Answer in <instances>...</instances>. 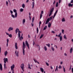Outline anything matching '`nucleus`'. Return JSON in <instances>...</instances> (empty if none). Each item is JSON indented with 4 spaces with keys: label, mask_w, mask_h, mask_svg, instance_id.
<instances>
[{
    "label": "nucleus",
    "mask_w": 73,
    "mask_h": 73,
    "mask_svg": "<svg viewBox=\"0 0 73 73\" xmlns=\"http://www.w3.org/2000/svg\"><path fill=\"white\" fill-rule=\"evenodd\" d=\"M3 61H4V68L5 69V64H6V62H8V58H4V59H3Z\"/></svg>",
    "instance_id": "nucleus-1"
},
{
    "label": "nucleus",
    "mask_w": 73,
    "mask_h": 73,
    "mask_svg": "<svg viewBox=\"0 0 73 73\" xmlns=\"http://www.w3.org/2000/svg\"><path fill=\"white\" fill-rule=\"evenodd\" d=\"M21 68L23 72H24V64H21Z\"/></svg>",
    "instance_id": "nucleus-2"
},
{
    "label": "nucleus",
    "mask_w": 73,
    "mask_h": 73,
    "mask_svg": "<svg viewBox=\"0 0 73 73\" xmlns=\"http://www.w3.org/2000/svg\"><path fill=\"white\" fill-rule=\"evenodd\" d=\"M18 37L19 38V39L21 41V39H23V37L22 36H21L20 37V33H18Z\"/></svg>",
    "instance_id": "nucleus-3"
},
{
    "label": "nucleus",
    "mask_w": 73,
    "mask_h": 73,
    "mask_svg": "<svg viewBox=\"0 0 73 73\" xmlns=\"http://www.w3.org/2000/svg\"><path fill=\"white\" fill-rule=\"evenodd\" d=\"M15 54H16L17 57H19V51H17V50H15Z\"/></svg>",
    "instance_id": "nucleus-4"
},
{
    "label": "nucleus",
    "mask_w": 73,
    "mask_h": 73,
    "mask_svg": "<svg viewBox=\"0 0 73 73\" xmlns=\"http://www.w3.org/2000/svg\"><path fill=\"white\" fill-rule=\"evenodd\" d=\"M13 27H10L8 29V32H10L11 31H12L13 29Z\"/></svg>",
    "instance_id": "nucleus-5"
},
{
    "label": "nucleus",
    "mask_w": 73,
    "mask_h": 73,
    "mask_svg": "<svg viewBox=\"0 0 73 73\" xmlns=\"http://www.w3.org/2000/svg\"><path fill=\"white\" fill-rule=\"evenodd\" d=\"M15 66L14 64H13L11 66V70H13V69L15 68Z\"/></svg>",
    "instance_id": "nucleus-6"
},
{
    "label": "nucleus",
    "mask_w": 73,
    "mask_h": 73,
    "mask_svg": "<svg viewBox=\"0 0 73 73\" xmlns=\"http://www.w3.org/2000/svg\"><path fill=\"white\" fill-rule=\"evenodd\" d=\"M25 44L27 45V46L28 47L29 49V44L28 42V41H25Z\"/></svg>",
    "instance_id": "nucleus-7"
},
{
    "label": "nucleus",
    "mask_w": 73,
    "mask_h": 73,
    "mask_svg": "<svg viewBox=\"0 0 73 73\" xmlns=\"http://www.w3.org/2000/svg\"><path fill=\"white\" fill-rule=\"evenodd\" d=\"M3 70V66H2V64L1 63L0 64V71Z\"/></svg>",
    "instance_id": "nucleus-8"
},
{
    "label": "nucleus",
    "mask_w": 73,
    "mask_h": 73,
    "mask_svg": "<svg viewBox=\"0 0 73 73\" xmlns=\"http://www.w3.org/2000/svg\"><path fill=\"white\" fill-rule=\"evenodd\" d=\"M15 47L16 49H18V47H17V42H16L15 43Z\"/></svg>",
    "instance_id": "nucleus-9"
},
{
    "label": "nucleus",
    "mask_w": 73,
    "mask_h": 73,
    "mask_svg": "<svg viewBox=\"0 0 73 73\" xmlns=\"http://www.w3.org/2000/svg\"><path fill=\"white\" fill-rule=\"evenodd\" d=\"M49 21H50L49 20V18H48L47 19L46 21V23H45V24H48V23H49Z\"/></svg>",
    "instance_id": "nucleus-10"
},
{
    "label": "nucleus",
    "mask_w": 73,
    "mask_h": 73,
    "mask_svg": "<svg viewBox=\"0 0 73 73\" xmlns=\"http://www.w3.org/2000/svg\"><path fill=\"white\" fill-rule=\"evenodd\" d=\"M25 42H23L22 48H25Z\"/></svg>",
    "instance_id": "nucleus-11"
},
{
    "label": "nucleus",
    "mask_w": 73,
    "mask_h": 73,
    "mask_svg": "<svg viewBox=\"0 0 73 73\" xmlns=\"http://www.w3.org/2000/svg\"><path fill=\"white\" fill-rule=\"evenodd\" d=\"M33 6L32 8L33 9L34 7H35V1H33L32 2Z\"/></svg>",
    "instance_id": "nucleus-12"
},
{
    "label": "nucleus",
    "mask_w": 73,
    "mask_h": 73,
    "mask_svg": "<svg viewBox=\"0 0 73 73\" xmlns=\"http://www.w3.org/2000/svg\"><path fill=\"white\" fill-rule=\"evenodd\" d=\"M7 54H8V52H7V51H6L5 52L4 55H5V56H6L7 55Z\"/></svg>",
    "instance_id": "nucleus-13"
},
{
    "label": "nucleus",
    "mask_w": 73,
    "mask_h": 73,
    "mask_svg": "<svg viewBox=\"0 0 73 73\" xmlns=\"http://www.w3.org/2000/svg\"><path fill=\"white\" fill-rule=\"evenodd\" d=\"M54 11V7H53L51 9L50 11V12H51V13H52V12H53Z\"/></svg>",
    "instance_id": "nucleus-14"
},
{
    "label": "nucleus",
    "mask_w": 73,
    "mask_h": 73,
    "mask_svg": "<svg viewBox=\"0 0 73 73\" xmlns=\"http://www.w3.org/2000/svg\"><path fill=\"white\" fill-rule=\"evenodd\" d=\"M73 4H71V3H70L68 4V6L70 7H73Z\"/></svg>",
    "instance_id": "nucleus-15"
},
{
    "label": "nucleus",
    "mask_w": 73,
    "mask_h": 73,
    "mask_svg": "<svg viewBox=\"0 0 73 73\" xmlns=\"http://www.w3.org/2000/svg\"><path fill=\"white\" fill-rule=\"evenodd\" d=\"M51 26V23H49L48 24V28H50Z\"/></svg>",
    "instance_id": "nucleus-16"
},
{
    "label": "nucleus",
    "mask_w": 73,
    "mask_h": 73,
    "mask_svg": "<svg viewBox=\"0 0 73 73\" xmlns=\"http://www.w3.org/2000/svg\"><path fill=\"white\" fill-rule=\"evenodd\" d=\"M25 48H23V55H25V51L24 50Z\"/></svg>",
    "instance_id": "nucleus-17"
},
{
    "label": "nucleus",
    "mask_w": 73,
    "mask_h": 73,
    "mask_svg": "<svg viewBox=\"0 0 73 73\" xmlns=\"http://www.w3.org/2000/svg\"><path fill=\"white\" fill-rule=\"evenodd\" d=\"M22 22L23 24H24V23H25V19H23V20Z\"/></svg>",
    "instance_id": "nucleus-18"
},
{
    "label": "nucleus",
    "mask_w": 73,
    "mask_h": 73,
    "mask_svg": "<svg viewBox=\"0 0 73 73\" xmlns=\"http://www.w3.org/2000/svg\"><path fill=\"white\" fill-rule=\"evenodd\" d=\"M70 53H72V51H73V48L72 47L70 49Z\"/></svg>",
    "instance_id": "nucleus-19"
},
{
    "label": "nucleus",
    "mask_w": 73,
    "mask_h": 73,
    "mask_svg": "<svg viewBox=\"0 0 73 73\" xmlns=\"http://www.w3.org/2000/svg\"><path fill=\"white\" fill-rule=\"evenodd\" d=\"M62 22H64V21H65V19L64 18H62Z\"/></svg>",
    "instance_id": "nucleus-20"
},
{
    "label": "nucleus",
    "mask_w": 73,
    "mask_h": 73,
    "mask_svg": "<svg viewBox=\"0 0 73 73\" xmlns=\"http://www.w3.org/2000/svg\"><path fill=\"white\" fill-rule=\"evenodd\" d=\"M19 30V29L17 28V29L15 30V33L16 34L17 33V32H18V31Z\"/></svg>",
    "instance_id": "nucleus-21"
},
{
    "label": "nucleus",
    "mask_w": 73,
    "mask_h": 73,
    "mask_svg": "<svg viewBox=\"0 0 73 73\" xmlns=\"http://www.w3.org/2000/svg\"><path fill=\"white\" fill-rule=\"evenodd\" d=\"M56 70L57 71H58V66H56V68L55 70V72H56Z\"/></svg>",
    "instance_id": "nucleus-22"
},
{
    "label": "nucleus",
    "mask_w": 73,
    "mask_h": 73,
    "mask_svg": "<svg viewBox=\"0 0 73 73\" xmlns=\"http://www.w3.org/2000/svg\"><path fill=\"white\" fill-rule=\"evenodd\" d=\"M40 70L42 73H43L44 72V69H43V68H40Z\"/></svg>",
    "instance_id": "nucleus-23"
},
{
    "label": "nucleus",
    "mask_w": 73,
    "mask_h": 73,
    "mask_svg": "<svg viewBox=\"0 0 73 73\" xmlns=\"http://www.w3.org/2000/svg\"><path fill=\"white\" fill-rule=\"evenodd\" d=\"M44 49L45 51H46V50H47V48L46 47V46H44Z\"/></svg>",
    "instance_id": "nucleus-24"
},
{
    "label": "nucleus",
    "mask_w": 73,
    "mask_h": 73,
    "mask_svg": "<svg viewBox=\"0 0 73 73\" xmlns=\"http://www.w3.org/2000/svg\"><path fill=\"white\" fill-rule=\"evenodd\" d=\"M53 17V16H52V17H50L49 18V20L50 21L52 19V18Z\"/></svg>",
    "instance_id": "nucleus-25"
},
{
    "label": "nucleus",
    "mask_w": 73,
    "mask_h": 73,
    "mask_svg": "<svg viewBox=\"0 0 73 73\" xmlns=\"http://www.w3.org/2000/svg\"><path fill=\"white\" fill-rule=\"evenodd\" d=\"M13 11L15 13H17V10H16L15 9H14L13 10Z\"/></svg>",
    "instance_id": "nucleus-26"
},
{
    "label": "nucleus",
    "mask_w": 73,
    "mask_h": 73,
    "mask_svg": "<svg viewBox=\"0 0 73 73\" xmlns=\"http://www.w3.org/2000/svg\"><path fill=\"white\" fill-rule=\"evenodd\" d=\"M60 41H62V36H61L60 38Z\"/></svg>",
    "instance_id": "nucleus-27"
},
{
    "label": "nucleus",
    "mask_w": 73,
    "mask_h": 73,
    "mask_svg": "<svg viewBox=\"0 0 73 73\" xmlns=\"http://www.w3.org/2000/svg\"><path fill=\"white\" fill-rule=\"evenodd\" d=\"M51 49L52 51H54V47L53 46H51Z\"/></svg>",
    "instance_id": "nucleus-28"
},
{
    "label": "nucleus",
    "mask_w": 73,
    "mask_h": 73,
    "mask_svg": "<svg viewBox=\"0 0 73 73\" xmlns=\"http://www.w3.org/2000/svg\"><path fill=\"white\" fill-rule=\"evenodd\" d=\"M47 28V26H46L43 29V31H44V30H45Z\"/></svg>",
    "instance_id": "nucleus-29"
},
{
    "label": "nucleus",
    "mask_w": 73,
    "mask_h": 73,
    "mask_svg": "<svg viewBox=\"0 0 73 73\" xmlns=\"http://www.w3.org/2000/svg\"><path fill=\"white\" fill-rule=\"evenodd\" d=\"M64 39H66H66H67V38L66 37V35H64Z\"/></svg>",
    "instance_id": "nucleus-30"
},
{
    "label": "nucleus",
    "mask_w": 73,
    "mask_h": 73,
    "mask_svg": "<svg viewBox=\"0 0 73 73\" xmlns=\"http://www.w3.org/2000/svg\"><path fill=\"white\" fill-rule=\"evenodd\" d=\"M17 13H15V17H17Z\"/></svg>",
    "instance_id": "nucleus-31"
},
{
    "label": "nucleus",
    "mask_w": 73,
    "mask_h": 73,
    "mask_svg": "<svg viewBox=\"0 0 73 73\" xmlns=\"http://www.w3.org/2000/svg\"><path fill=\"white\" fill-rule=\"evenodd\" d=\"M28 66L29 69H32V68H31V66H30V64H29Z\"/></svg>",
    "instance_id": "nucleus-32"
},
{
    "label": "nucleus",
    "mask_w": 73,
    "mask_h": 73,
    "mask_svg": "<svg viewBox=\"0 0 73 73\" xmlns=\"http://www.w3.org/2000/svg\"><path fill=\"white\" fill-rule=\"evenodd\" d=\"M63 70L64 73H65V68H64V66H63Z\"/></svg>",
    "instance_id": "nucleus-33"
},
{
    "label": "nucleus",
    "mask_w": 73,
    "mask_h": 73,
    "mask_svg": "<svg viewBox=\"0 0 73 73\" xmlns=\"http://www.w3.org/2000/svg\"><path fill=\"white\" fill-rule=\"evenodd\" d=\"M34 20H35V17H33L32 18V23H33V21H34Z\"/></svg>",
    "instance_id": "nucleus-34"
},
{
    "label": "nucleus",
    "mask_w": 73,
    "mask_h": 73,
    "mask_svg": "<svg viewBox=\"0 0 73 73\" xmlns=\"http://www.w3.org/2000/svg\"><path fill=\"white\" fill-rule=\"evenodd\" d=\"M36 46H38V48L39 49V50H40V46H39V45H38V44H37Z\"/></svg>",
    "instance_id": "nucleus-35"
},
{
    "label": "nucleus",
    "mask_w": 73,
    "mask_h": 73,
    "mask_svg": "<svg viewBox=\"0 0 73 73\" xmlns=\"http://www.w3.org/2000/svg\"><path fill=\"white\" fill-rule=\"evenodd\" d=\"M22 7L23 8H25V4H23L22 5Z\"/></svg>",
    "instance_id": "nucleus-36"
},
{
    "label": "nucleus",
    "mask_w": 73,
    "mask_h": 73,
    "mask_svg": "<svg viewBox=\"0 0 73 73\" xmlns=\"http://www.w3.org/2000/svg\"><path fill=\"white\" fill-rule=\"evenodd\" d=\"M33 60L35 62V63H37V60H35V59H34Z\"/></svg>",
    "instance_id": "nucleus-37"
},
{
    "label": "nucleus",
    "mask_w": 73,
    "mask_h": 73,
    "mask_svg": "<svg viewBox=\"0 0 73 73\" xmlns=\"http://www.w3.org/2000/svg\"><path fill=\"white\" fill-rule=\"evenodd\" d=\"M6 4L7 6H8V1H6Z\"/></svg>",
    "instance_id": "nucleus-38"
},
{
    "label": "nucleus",
    "mask_w": 73,
    "mask_h": 73,
    "mask_svg": "<svg viewBox=\"0 0 73 73\" xmlns=\"http://www.w3.org/2000/svg\"><path fill=\"white\" fill-rule=\"evenodd\" d=\"M58 2H57L56 4V7H58Z\"/></svg>",
    "instance_id": "nucleus-39"
},
{
    "label": "nucleus",
    "mask_w": 73,
    "mask_h": 73,
    "mask_svg": "<svg viewBox=\"0 0 73 73\" xmlns=\"http://www.w3.org/2000/svg\"><path fill=\"white\" fill-rule=\"evenodd\" d=\"M46 46H48L49 48L50 47V44H46Z\"/></svg>",
    "instance_id": "nucleus-40"
},
{
    "label": "nucleus",
    "mask_w": 73,
    "mask_h": 73,
    "mask_svg": "<svg viewBox=\"0 0 73 73\" xmlns=\"http://www.w3.org/2000/svg\"><path fill=\"white\" fill-rule=\"evenodd\" d=\"M24 11V9H23L21 8L20 9L21 12H23Z\"/></svg>",
    "instance_id": "nucleus-41"
},
{
    "label": "nucleus",
    "mask_w": 73,
    "mask_h": 73,
    "mask_svg": "<svg viewBox=\"0 0 73 73\" xmlns=\"http://www.w3.org/2000/svg\"><path fill=\"white\" fill-rule=\"evenodd\" d=\"M43 36H44V34H42L40 36V38H42V37H43Z\"/></svg>",
    "instance_id": "nucleus-42"
},
{
    "label": "nucleus",
    "mask_w": 73,
    "mask_h": 73,
    "mask_svg": "<svg viewBox=\"0 0 73 73\" xmlns=\"http://www.w3.org/2000/svg\"><path fill=\"white\" fill-rule=\"evenodd\" d=\"M36 31H37V33H38V27L37 28Z\"/></svg>",
    "instance_id": "nucleus-43"
},
{
    "label": "nucleus",
    "mask_w": 73,
    "mask_h": 73,
    "mask_svg": "<svg viewBox=\"0 0 73 73\" xmlns=\"http://www.w3.org/2000/svg\"><path fill=\"white\" fill-rule=\"evenodd\" d=\"M8 36L9 37H10L11 38V37H12V35L11 34H10Z\"/></svg>",
    "instance_id": "nucleus-44"
},
{
    "label": "nucleus",
    "mask_w": 73,
    "mask_h": 73,
    "mask_svg": "<svg viewBox=\"0 0 73 73\" xmlns=\"http://www.w3.org/2000/svg\"><path fill=\"white\" fill-rule=\"evenodd\" d=\"M35 41L33 40V46L35 45Z\"/></svg>",
    "instance_id": "nucleus-45"
},
{
    "label": "nucleus",
    "mask_w": 73,
    "mask_h": 73,
    "mask_svg": "<svg viewBox=\"0 0 73 73\" xmlns=\"http://www.w3.org/2000/svg\"><path fill=\"white\" fill-rule=\"evenodd\" d=\"M62 33H63V34H64V30L62 29Z\"/></svg>",
    "instance_id": "nucleus-46"
},
{
    "label": "nucleus",
    "mask_w": 73,
    "mask_h": 73,
    "mask_svg": "<svg viewBox=\"0 0 73 73\" xmlns=\"http://www.w3.org/2000/svg\"><path fill=\"white\" fill-rule=\"evenodd\" d=\"M11 16L12 17H13V18H15V15L12 14H11Z\"/></svg>",
    "instance_id": "nucleus-47"
},
{
    "label": "nucleus",
    "mask_w": 73,
    "mask_h": 73,
    "mask_svg": "<svg viewBox=\"0 0 73 73\" xmlns=\"http://www.w3.org/2000/svg\"><path fill=\"white\" fill-rule=\"evenodd\" d=\"M41 21L39 22V27L40 28V25H41Z\"/></svg>",
    "instance_id": "nucleus-48"
},
{
    "label": "nucleus",
    "mask_w": 73,
    "mask_h": 73,
    "mask_svg": "<svg viewBox=\"0 0 73 73\" xmlns=\"http://www.w3.org/2000/svg\"><path fill=\"white\" fill-rule=\"evenodd\" d=\"M42 14H40V19H41V18L42 17Z\"/></svg>",
    "instance_id": "nucleus-49"
},
{
    "label": "nucleus",
    "mask_w": 73,
    "mask_h": 73,
    "mask_svg": "<svg viewBox=\"0 0 73 73\" xmlns=\"http://www.w3.org/2000/svg\"><path fill=\"white\" fill-rule=\"evenodd\" d=\"M51 33H53L54 34V33H55V32H54V31H51Z\"/></svg>",
    "instance_id": "nucleus-50"
},
{
    "label": "nucleus",
    "mask_w": 73,
    "mask_h": 73,
    "mask_svg": "<svg viewBox=\"0 0 73 73\" xmlns=\"http://www.w3.org/2000/svg\"><path fill=\"white\" fill-rule=\"evenodd\" d=\"M52 13H51L50 12V14L49 15V17H50V16H51V15H52Z\"/></svg>",
    "instance_id": "nucleus-51"
},
{
    "label": "nucleus",
    "mask_w": 73,
    "mask_h": 73,
    "mask_svg": "<svg viewBox=\"0 0 73 73\" xmlns=\"http://www.w3.org/2000/svg\"><path fill=\"white\" fill-rule=\"evenodd\" d=\"M10 12L11 14H12L13 13V11H12V10H10Z\"/></svg>",
    "instance_id": "nucleus-52"
},
{
    "label": "nucleus",
    "mask_w": 73,
    "mask_h": 73,
    "mask_svg": "<svg viewBox=\"0 0 73 73\" xmlns=\"http://www.w3.org/2000/svg\"><path fill=\"white\" fill-rule=\"evenodd\" d=\"M58 69H61V65H60L58 68Z\"/></svg>",
    "instance_id": "nucleus-53"
},
{
    "label": "nucleus",
    "mask_w": 73,
    "mask_h": 73,
    "mask_svg": "<svg viewBox=\"0 0 73 73\" xmlns=\"http://www.w3.org/2000/svg\"><path fill=\"white\" fill-rule=\"evenodd\" d=\"M64 55L65 56H68L67 54H66V53H64Z\"/></svg>",
    "instance_id": "nucleus-54"
},
{
    "label": "nucleus",
    "mask_w": 73,
    "mask_h": 73,
    "mask_svg": "<svg viewBox=\"0 0 73 73\" xmlns=\"http://www.w3.org/2000/svg\"><path fill=\"white\" fill-rule=\"evenodd\" d=\"M9 42V39H7V43H8Z\"/></svg>",
    "instance_id": "nucleus-55"
},
{
    "label": "nucleus",
    "mask_w": 73,
    "mask_h": 73,
    "mask_svg": "<svg viewBox=\"0 0 73 73\" xmlns=\"http://www.w3.org/2000/svg\"><path fill=\"white\" fill-rule=\"evenodd\" d=\"M43 13H44V11H42L41 12V13L40 14L42 15L43 14Z\"/></svg>",
    "instance_id": "nucleus-56"
},
{
    "label": "nucleus",
    "mask_w": 73,
    "mask_h": 73,
    "mask_svg": "<svg viewBox=\"0 0 73 73\" xmlns=\"http://www.w3.org/2000/svg\"><path fill=\"white\" fill-rule=\"evenodd\" d=\"M46 65H47V66H49V64L47 62H46Z\"/></svg>",
    "instance_id": "nucleus-57"
},
{
    "label": "nucleus",
    "mask_w": 73,
    "mask_h": 73,
    "mask_svg": "<svg viewBox=\"0 0 73 73\" xmlns=\"http://www.w3.org/2000/svg\"><path fill=\"white\" fill-rule=\"evenodd\" d=\"M8 2H9L10 5H11V2L9 0H8Z\"/></svg>",
    "instance_id": "nucleus-58"
},
{
    "label": "nucleus",
    "mask_w": 73,
    "mask_h": 73,
    "mask_svg": "<svg viewBox=\"0 0 73 73\" xmlns=\"http://www.w3.org/2000/svg\"><path fill=\"white\" fill-rule=\"evenodd\" d=\"M70 3H73V0H71Z\"/></svg>",
    "instance_id": "nucleus-59"
},
{
    "label": "nucleus",
    "mask_w": 73,
    "mask_h": 73,
    "mask_svg": "<svg viewBox=\"0 0 73 73\" xmlns=\"http://www.w3.org/2000/svg\"><path fill=\"white\" fill-rule=\"evenodd\" d=\"M62 63H63V62L62 61L60 62V64L62 65Z\"/></svg>",
    "instance_id": "nucleus-60"
},
{
    "label": "nucleus",
    "mask_w": 73,
    "mask_h": 73,
    "mask_svg": "<svg viewBox=\"0 0 73 73\" xmlns=\"http://www.w3.org/2000/svg\"><path fill=\"white\" fill-rule=\"evenodd\" d=\"M72 72L73 73V68H72Z\"/></svg>",
    "instance_id": "nucleus-61"
},
{
    "label": "nucleus",
    "mask_w": 73,
    "mask_h": 73,
    "mask_svg": "<svg viewBox=\"0 0 73 73\" xmlns=\"http://www.w3.org/2000/svg\"><path fill=\"white\" fill-rule=\"evenodd\" d=\"M73 15H71L70 17V19H72V18H73Z\"/></svg>",
    "instance_id": "nucleus-62"
},
{
    "label": "nucleus",
    "mask_w": 73,
    "mask_h": 73,
    "mask_svg": "<svg viewBox=\"0 0 73 73\" xmlns=\"http://www.w3.org/2000/svg\"><path fill=\"white\" fill-rule=\"evenodd\" d=\"M50 69H53V67H52V66H50Z\"/></svg>",
    "instance_id": "nucleus-63"
},
{
    "label": "nucleus",
    "mask_w": 73,
    "mask_h": 73,
    "mask_svg": "<svg viewBox=\"0 0 73 73\" xmlns=\"http://www.w3.org/2000/svg\"><path fill=\"white\" fill-rule=\"evenodd\" d=\"M31 25L32 27H33L34 25V24L33 23H31Z\"/></svg>",
    "instance_id": "nucleus-64"
}]
</instances>
